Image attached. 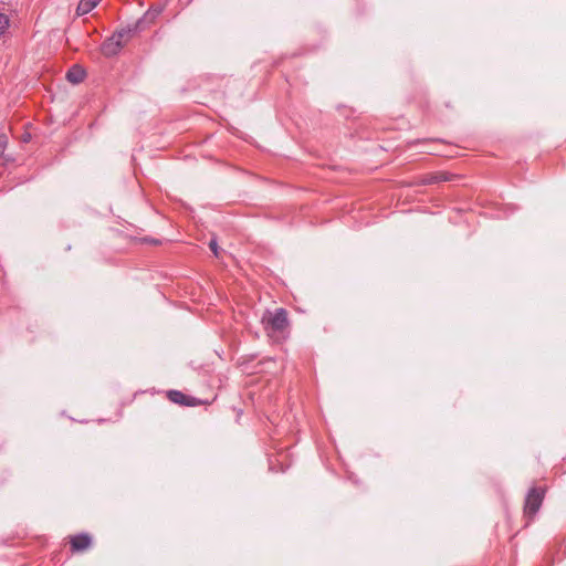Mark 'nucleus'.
Listing matches in <instances>:
<instances>
[{
    "mask_svg": "<svg viewBox=\"0 0 566 566\" xmlns=\"http://www.w3.org/2000/svg\"><path fill=\"white\" fill-rule=\"evenodd\" d=\"M143 241L145 242H150L153 244H157L158 243V240H155V239H148V238H144Z\"/></svg>",
    "mask_w": 566,
    "mask_h": 566,
    "instance_id": "15",
    "label": "nucleus"
},
{
    "mask_svg": "<svg viewBox=\"0 0 566 566\" xmlns=\"http://www.w3.org/2000/svg\"><path fill=\"white\" fill-rule=\"evenodd\" d=\"M545 494H546V486H532L528 490V492L525 496L524 507H523L524 517L527 520L526 525H528L531 523V521L534 518V516L539 511V509L543 504Z\"/></svg>",
    "mask_w": 566,
    "mask_h": 566,
    "instance_id": "1",
    "label": "nucleus"
},
{
    "mask_svg": "<svg viewBox=\"0 0 566 566\" xmlns=\"http://www.w3.org/2000/svg\"><path fill=\"white\" fill-rule=\"evenodd\" d=\"M209 248H210V250L213 252V254H214L216 256H218V254H219V253H218V249H219V247H218V242H217V240H216V239L210 240V242H209Z\"/></svg>",
    "mask_w": 566,
    "mask_h": 566,
    "instance_id": "13",
    "label": "nucleus"
},
{
    "mask_svg": "<svg viewBox=\"0 0 566 566\" xmlns=\"http://www.w3.org/2000/svg\"><path fill=\"white\" fill-rule=\"evenodd\" d=\"M160 13H161L160 8H150L139 19L143 22V24L145 25V28L147 29Z\"/></svg>",
    "mask_w": 566,
    "mask_h": 566,
    "instance_id": "10",
    "label": "nucleus"
},
{
    "mask_svg": "<svg viewBox=\"0 0 566 566\" xmlns=\"http://www.w3.org/2000/svg\"><path fill=\"white\" fill-rule=\"evenodd\" d=\"M262 324L269 333H283L289 327L287 311L283 307L276 308L273 313L266 311Z\"/></svg>",
    "mask_w": 566,
    "mask_h": 566,
    "instance_id": "2",
    "label": "nucleus"
},
{
    "mask_svg": "<svg viewBox=\"0 0 566 566\" xmlns=\"http://www.w3.org/2000/svg\"><path fill=\"white\" fill-rule=\"evenodd\" d=\"M167 397L171 402L186 407H195L201 403V401L198 398L188 396L182 391L175 389L168 390Z\"/></svg>",
    "mask_w": 566,
    "mask_h": 566,
    "instance_id": "6",
    "label": "nucleus"
},
{
    "mask_svg": "<svg viewBox=\"0 0 566 566\" xmlns=\"http://www.w3.org/2000/svg\"><path fill=\"white\" fill-rule=\"evenodd\" d=\"M145 29H146L145 25L143 24L140 19H138L134 23H129V24L116 30L114 33L116 34V36L118 39L126 42L128 39L134 36L136 33H139V32L144 31Z\"/></svg>",
    "mask_w": 566,
    "mask_h": 566,
    "instance_id": "7",
    "label": "nucleus"
},
{
    "mask_svg": "<svg viewBox=\"0 0 566 566\" xmlns=\"http://www.w3.org/2000/svg\"><path fill=\"white\" fill-rule=\"evenodd\" d=\"M418 143H443V140L442 139H423V140L413 142V144H418Z\"/></svg>",
    "mask_w": 566,
    "mask_h": 566,
    "instance_id": "14",
    "label": "nucleus"
},
{
    "mask_svg": "<svg viewBox=\"0 0 566 566\" xmlns=\"http://www.w3.org/2000/svg\"><path fill=\"white\" fill-rule=\"evenodd\" d=\"M101 1L102 0H80L76 8V14L81 17L91 12Z\"/></svg>",
    "mask_w": 566,
    "mask_h": 566,
    "instance_id": "9",
    "label": "nucleus"
},
{
    "mask_svg": "<svg viewBox=\"0 0 566 566\" xmlns=\"http://www.w3.org/2000/svg\"><path fill=\"white\" fill-rule=\"evenodd\" d=\"M66 80L72 84H80L86 77V71L78 64L72 65L65 75Z\"/></svg>",
    "mask_w": 566,
    "mask_h": 566,
    "instance_id": "8",
    "label": "nucleus"
},
{
    "mask_svg": "<svg viewBox=\"0 0 566 566\" xmlns=\"http://www.w3.org/2000/svg\"><path fill=\"white\" fill-rule=\"evenodd\" d=\"M9 28V18L4 13H0V35Z\"/></svg>",
    "mask_w": 566,
    "mask_h": 566,
    "instance_id": "11",
    "label": "nucleus"
},
{
    "mask_svg": "<svg viewBox=\"0 0 566 566\" xmlns=\"http://www.w3.org/2000/svg\"><path fill=\"white\" fill-rule=\"evenodd\" d=\"M8 145V137L4 134L0 135V158L3 156L6 147Z\"/></svg>",
    "mask_w": 566,
    "mask_h": 566,
    "instance_id": "12",
    "label": "nucleus"
},
{
    "mask_svg": "<svg viewBox=\"0 0 566 566\" xmlns=\"http://www.w3.org/2000/svg\"><path fill=\"white\" fill-rule=\"evenodd\" d=\"M125 41H122L113 33L101 44V52L105 57L116 56L124 48Z\"/></svg>",
    "mask_w": 566,
    "mask_h": 566,
    "instance_id": "5",
    "label": "nucleus"
},
{
    "mask_svg": "<svg viewBox=\"0 0 566 566\" xmlns=\"http://www.w3.org/2000/svg\"><path fill=\"white\" fill-rule=\"evenodd\" d=\"M69 543L72 553H82L87 551L92 544L93 538L88 533H78L69 537Z\"/></svg>",
    "mask_w": 566,
    "mask_h": 566,
    "instance_id": "3",
    "label": "nucleus"
},
{
    "mask_svg": "<svg viewBox=\"0 0 566 566\" xmlns=\"http://www.w3.org/2000/svg\"><path fill=\"white\" fill-rule=\"evenodd\" d=\"M458 179V176L451 172L447 171H437L423 175L419 178V180L416 182L418 186H428L439 182H447Z\"/></svg>",
    "mask_w": 566,
    "mask_h": 566,
    "instance_id": "4",
    "label": "nucleus"
}]
</instances>
